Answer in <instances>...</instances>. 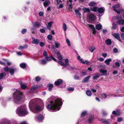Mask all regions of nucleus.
Listing matches in <instances>:
<instances>
[{"mask_svg":"<svg viewBox=\"0 0 124 124\" xmlns=\"http://www.w3.org/2000/svg\"><path fill=\"white\" fill-rule=\"evenodd\" d=\"M50 102V104L47 106V108L48 110H52L54 111L59 110L60 109L59 107L62 104V100L59 98L56 99L54 102L53 101H51Z\"/></svg>","mask_w":124,"mask_h":124,"instance_id":"obj_1","label":"nucleus"},{"mask_svg":"<svg viewBox=\"0 0 124 124\" xmlns=\"http://www.w3.org/2000/svg\"><path fill=\"white\" fill-rule=\"evenodd\" d=\"M15 103H18L22 99L24 98L23 93L22 92L17 91L13 93Z\"/></svg>","mask_w":124,"mask_h":124,"instance_id":"obj_2","label":"nucleus"},{"mask_svg":"<svg viewBox=\"0 0 124 124\" xmlns=\"http://www.w3.org/2000/svg\"><path fill=\"white\" fill-rule=\"evenodd\" d=\"M16 113L19 115L26 116L28 113L26 106L23 105L20 106L17 109Z\"/></svg>","mask_w":124,"mask_h":124,"instance_id":"obj_3","label":"nucleus"},{"mask_svg":"<svg viewBox=\"0 0 124 124\" xmlns=\"http://www.w3.org/2000/svg\"><path fill=\"white\" fill-rule=\"evenodd\" d=\"M35 104V101H34L32 100L30 101L29 105L30 104V106L31 107L35 106V109L37 111H40L41 110V107L39 106L36 105Z\"/></svg>","mask_w":124,"mask_h":124,"instance_id":"obj_4","label":"nucleus"},{"mask_svg":"<svg viewBox=\"0 0 124 124\" xmlns=\"http://www.w3.org/2000/svg\"><path fill=\"white\" fill-rule=\"evenodd\" d=\"M63 82V80L61 79H58L54 83V85L56 86H58L61 85Z\"/></svg>","mask_w":124,"mask_h":124,"instance_id":"obj_5","label":"nucleus"},{"mask_svg":"<svg viewBox=\"0 0 124 124\" xmlns=\"http://www.w3.org/2000/svg\"><path fill=\"white\" fill-rule=\"evenodd\" d=\"M21 88L23 89H25L27 87V86L23 83L22 81H20L19 82Z\"/></svg>","mask_w":124,"mask_h":124,"instance_id":"obj_6","label":"nucleus"},{"mask_svg":"<svg viewBox=\"0 0 124 124\" xmlns=\"http://www.w3.org/2000/svg\"><path fill=\"white\" fill-rule=\"evenodd\" d=\"M114 37L116 39L122 42L121 40L120 39L119 35L117 33H115L113 35Z\"/></svg>","mask_w":124,"mask_h":124,"instance_id":"obj_7","label":"nucleus"},{"mask_svg":"<svg viewBox=\"0 0 124 124\" xmlns=\"http://www.w3.org/2000/svg\"><path fill=\"white\" fill-rule=\"evenodd\" d=\"M32 24L34 27L36 28H38L40 26V24L38 22H35L32 23Z\"/></svg>","mask_w":124,"mask_h":124,"instance_id":"obj_8","label":"nucleus"},{"mask_svg":"<svg viewBox=\"0 0 124 124\" xmlns=\"http://www.w3.org/2000/svg\"><path fill=\"white\" fill-rule=\"evenodd\" d=\"M32 39H33L32 42V43L33 44H38L39 42V40L38 39H35L34 38H32Z\"/></svg>","mask_w":124,"mask_h":124,"instance_id":"obj_9","label":"nucleus"},{"mask_svg":"<svg viewBox=\"0 0 124 124\" xmlns=\"http://www.w3.org/2000/svg\"><path fill=\"white\" fill-rule=\"evenodd\" d=\"M89 19L92 21H94L95 19V16L93 14H90L89 15Z\"/></svg>","mask_w":124,"mask_h":124,"instance_id":"obj_10","label":"nucleus"},{"mask_svg":"<svg viewBox=\"0 0 124 124\" xmlns=\"http://www.w3.org/2000/svg\"><path fill=\"white\" fill-rule=\"evenodd\" d=\"M50 3L49 0H46L43 2V5L45 7H46L47 6L49 5Z\"/></svg>","mask_w":124,"mask_h":124,"instance_id":"obj_11","label":"nucleus"},{"mask_svg":"<svg viewBox=\"0 0 124 124\" xmlns=\"http://www.w3.org/2000/svg\"><path fill=\"white\" fill-rule=\"evenodd\" d=\"M94 117L93 115H91L90 116L89 118L88 119V121L89 123H91L92 121L94 120Z\"/></svg>","mask_w":124,"mask_h":124,"instance_id":"obj_12","label":"nucleus"},{"mask_svg":"<svg viewBox=\"0 0 124 124\" xmlns=\"http://www.w3.org/2000/svg\"><path fill=\"white\" fill-rule=\"evenodd\" d=\"M91 77V76H89L85 77L83 80V82L84 83H86L88 82L89 80V79Z\"/></svg>","mask_w":124,"mask_h":124,"instance_id":"obj_13","label":"nucleus"},{"mask_svg":"<svg viewBox=\"0 0 124 124\" xmlns=\"http://www.w3.org/2000/svg\"><path fill=\"white\" fill-rule=\"evenodd\" d=\"M15 70L16 69H15L10 68H9V71L10 74L11 75H12L14 74V72Z\"/></svg>","mask_w":124,"mask_h":124,"instance_id":"obj_14","label":"nucleus"},{"mask_svg":"<svg viewBox=\"0 0 124 124\" xmlns=\"http://www.w3.org/2000/svg\"><path fill=\"white\" fill-rule=\"evenodd\" d=\"M83 10H84V13L89 12L90 11V10L89 8H87L85 7L83 8Z\"/></svg>","mask_w":124,"mask_h":124,"instance_id":"obj_15","label":"nucleus"},{"mask_svg":"<svg viewBox=\"0 0 124 124\" xmlns=\"http://www.w3.org/2000/svg\"><path fill=\"white\" fill-rule=\"evenodd\" d=\"M97 11L99 13L101 14L104 12V10L103 8L100 7L98 9Z\"/></svg>","mask_w":124,"mask_h":124,"instance_id":"obj_16","label":"nucleus"},{"mask_svg":"<svg viewBox=\"0 0 124 124\" xmlns=\"http://www.w3.org/2000/svg\"><path fill=\"white\" fill-rule=\"evenodd\" d=\"M47 86L49 87V88L48 89L49 91H51L53 88V85L52 84H48Z\"/></svg>","mask_w":124,"mask_h":124,"instance_id":"obj_17","label":"nucleus"},{"mask_svg":"<svg viewBox=\"0 0 124 124\" xmlns=\"http://www.w3.org/2000/svg\"><path fill=\"white\" fill-rule=\"evenodd\" d=\"M101 121L104 123V124H110L109 122L105 119H101Z\"/></svg>","mask_w":124,"mask_h":124,"instance_id":"obj_18","label":"nucleus"},{"mask_svg":"<svg viewBox=\"0 0 124 124\" xmlns=\"http://www.w3.org/2000/svg\"><path fill=\"white\" fill-rule=\"evenodd\" d=\"M90 9L93 12H96L97 11L98 7L97 6H95L93 8L91 7Z\"/></svg>","mask_w":124,"mask_h":124,"instance_id":"obj_19","label":"nucleus"},{"mask_svg":"<svg viewBox=\"0 0 124 124\" xmlns=\"http://www.w3.org/2000/svg\"><path fill=\"white\" fill-rule=\"evenodd\" d=\"M96 28L98 30H100L102 29V26L100 24H97L96 26Z\"/></svg>","mask_w":124,"mask_h":124,"instance_id":"obj_20","label":"nucleus"},{"mask_svg":"<svg viewBox=\"0 0 124 124\" xmlns=\"http://www.w3.org/2000/svg\"><path fill=\"white\" fill-rule=\"evenodd\" d=\"M117 25L114 22L112 23V27L111 29H112L115 30L116 29L117 27Z\"/></svg>","mask_w":124,"mask_h":124,"instance_id":"obj_21","label":"nucleus"},{"mask_svg":"<svg viewBox=\"0 0 124 124\" xmlns=\"http://www.w3.org/2000/svg\"><path fill=\"white\" fill-rule=\"evenodd\" d=\"M111 61V59L110 58H109L106 60L104 62L105 63H106L107 65H108L110 64V62Z\"/></svg>","mask_w":124,"mask_h":124,"instance_id":"obj_22","label":"nucleus"},{"mask_svg":"<svg viewBox=\"0 0 124 124\" xmlns=\"http://www.w3.org/2000/svg\"><path fill=\"white\" fill-rule=\"evenodd\" d=\"M117 23L119 25H122L124 24V20H120L117 22Z\"/></svg>","mask_w":124,"mask_h":124,"instance_id":"obj_23","label":"nucleus"},{"mask_svg":"<svg viewBox=\"0 0 124 124\" xmlns=\"http://www.w3.org/2000/svg\"><path fill=\"white\" fill-rule=\"evenodd\" d=\"M87 114V112L86 111H84L82 112L81 115V117H82L85 116Z\"/></svg>","mask_w":124,"mask_h":124,"instance_id":"obj_24","label":"nucleus"},{"mask_svg":"<svg viewBox=\"0 0 124 124\" xmlns=\"http://www.w3.org/2000/svg\"><path fill=\"white\" fill-rule=\"evenodd\" d=\"M57 55L58 59L60 60H62V57L59 52H58L57 54Z\"/></svg>","mask_w":124,"mask_h":124,"instance_id":"obj_25","label":"nucleus"},{"mask_svg":"<svg viewBox=\"0 0 124 124\" xmlns=\"http://www.w3.org/2000/svg\"><path fill=\"white\" fill-rule=\"evenodd\" d=\"M111 41L110 39H108L106 41V43L107 45H110L111 44Z\"/></svg>","mask_w":124,"mask_h":124,"instance_id":"obj_26","label":"nucleus"},{"mask_svg":"<svg viewBox=\"0 0 124 124\" xmlns=\"http://www.w3.org/2000/svg\"><path fill=\"white\" fill-rule=\"evenodd\" d=\"M57 62L62 66L66 67V64H65L63 62H62L58 60Z\"/></svg>","mask_w":124,"mask_h":124,"instance_id":"obj_27","label":"nucleus"},{"mask_svg":"<svg viewBox=\"0 0 124 124\" xmlns=\"http://www.w3.org/2000/svg\"><path fill=\"white\" fill-rule=\"evenodd\" d=\"M43 116L41 115H40L38 116V119L39 120H42L43 118Z\"/></svg>","mask_w":124,"mask_h":124,"instance_id":"obj_28","label":"nucleus"},{"mask_svg":"<svg viewBox=\"0 0 124 124\" xmlns=\"http://www.w3.org/2000/svg\"><path fill=\"white\" fill-rule=\"evenodd\" d=\"M96 3L93 1H92L90 2L89 5L90 6H93L96 5Z\"/></svg>","mask_w":124,"mask_h":124,"instance_id":"obj_29","label":"nucleus"},{"mask_svg":"<svg viewBox=\"0 0 124 124\" xmlns=\"http://www.w3.org/2000/svg\"><path fill=\"white\" fill-rule=\"evenodd\" d=\"M120 7V5L119 4H116L112 6V8L113 9H116V8H119Z\"/></svg>","mask_w":124,"mask_h":124,"instance_id":"obj_30","label":"nucleus"},{"mask_svg":"<svg viewBox=\"0 0 124 124\" xmlns=\"http://www.w3.org/2000/svg\"><path fill=\"white\" fill-rule=\"evenodd\" d=\"M87 95L89 96H91L92 95V92L91 91L89 90H87L86 91Z\"/></svg>","mask_w":124,"mask_h":124,"instance_id":"obj_31","label":"nucleus"},{"mask_svg":"<svg viewBox=\"0 0 124 124\" xmlns=\"http://www.w3.org/2000/svg\"><path fill=\"white\" fill-rule=\"evenodd\" d=\"M99 71L101 72L102 73L104 74H105V73H106L107 72V71L106 70L100 69L99 70Z\"/></svg>","mask_w":124,"mask_h":124,"instance_id":"obj_32","label":"nucleus"},{"mask_svg":"<svg viewBox=\"0 0 124 124\" xmlns=\"http://www.w3.org/2000/svg\"><path fill=\"white\" fill-rule=\"evenodd\" d=\"M20 67L22 68H24L26 67V65L24 63H22L20 64Z\"/></svg>","mask_w":124,"mask_h":124,"instance_id":"obj_33","label":"nucleus"},{"mask_svg":"<svg viewBox=\"0 0 124 124\" xmlns=\"http://www.w3.org/2000/svg\"><path fill=\"white\" fill-rule=\"evenodd\" d=\"M6 76V75L5 74H4L3 73H1L0 74V80L1 79H3V77L5 76V77Z\"/></svg>","mask_w":124,"mask_h":124,"instance_id":"obj_34","label":"nucleus"},{"mask_svg":"<svg viewBox=\"0 0 124 124\" xmlns=\"http://www.w3.org/2000/svg\"><path fill=\"white\" fill-rule=\"evenodd\" d=\"M45 58L46 61H51V58L47 56L45 57Z\"/></svg>","mask_w":124,"mask_h":124,"instance_id":"obj_35","label":"nucleus"},{"mask_svg":"<svg viewBox=\"0 0 124 124\" xmlns=\"http://www.w3.org/2000/svg\"><path fill=\"white\" fill-rule=\"evenodd\" d=\"M100 76V75L99 74H97L96 75L94 76L93 77V79H96L97 78H99V77Z\"/></svg>","mask_w":124,"mask_h":124,"instance_id":"obj_36","label":"nucleus"},{"mask_svg":"<svg viewBox=\"0 0 124 124\" xmlns=\"http://www.w3.org/2000/svg\"><path fill=\"white\" fill-rule=\"evenodd\" d=\"M81 76L83 77L86 75V72H80Z\"/></svg>","mask_w":124,"mask_h":124,"instance_id":"obj_37","label":"nucleus"},{"mask_svg":"<svg viewBox=\"0 0 124 124\" xmlns=\"http://www.w3.org/2000/svg\"><path fill=\"white\" fill-rule=\"evenodd\" d=\"M95 49V48L94 46L91 47H90L89 49V50L91 52H93L94 50Z\"/></svg>","mask_w":124,"mask_h":124,"instance_id":"obj_38","label":"nucleus"},{"mask_svg":"<svg viewBox=\"0 0 124 124\" xmlns=\"http://www.w3.org/2000/svg\"><path fill=\"white\" fill-rule=\"evenodd\" d=\"M9 69L8 66H6L3 68V70L5 71H9Z\"/></svg>","mask_w":124,"mask_h":124,"instance_id":"obj_39","label":"nucleus"},{"mask_svg":"<svg viewBox=\"0 0 124 124\" xmlns=\"http://www.w3.org/2000/svg\"><path fill=\"white\" fill-rule=\"evenodd\" d=\"M27 31V30L26 29H22L21 31V32L23 34H25Z\"/></svg>","mask_w":124,"mask_h":124,"instance_id":"obj_40","label":"nucleus"},{"mask_svg":"<svg viewBox=\"0 0 124 124\" xmlns=\"http://www.w3.org/2000/svg\"><path fill=\"white\" fill-rule=\"evenodd\" d=\"M54 44L55 45V47L56 48H58L60 46V44L59 43H58L55 42L54 43Z\"/></svg>","mask_w":124,"mask_h":124,"instance_id":"obj_41","label":"nucleus"},{"mask_svg":"<svg viewBox=\"0 0 124 124\" xmlns=\"http://www.w3.org/2000/svg\"><path fill=\"white\" fill-rule=\"evenodd\" d=\"M41 61L42 64L45 65L46 63V61L44 59L41 60Z\"/></svg>","mask_w":124,"mask_h":124,"instance_id":"obj_42","label":"nucleus"},{"mask_svg":"<svg viewBox=\"0 0 124 124\" xmlns=\"http://www.w3.org/2000/svg\"><path fill=\"white\" fill-rule=\"evenodd\" d=\"M63 30L64 31H66L67 29L66 25V24L65 23H63Z\"/></svg>","mask_w":124,"mask_h":124,"instance_id":"obj_43","label":"nucleus"},{"mask_svg":"<svg viewBox=\"0 0 124 124\" xmlns=\"http://www.w3.org/2000/svg\"><path fill=\"white\" fill-rule=\"evenodd\" d=\"M74 79L75 80H79L80 78L79 76L75 75L74 77Z\"/></svg>","mask_w":124,"mask_h":124,"instance_id":"obj_44","label":"nucleus"},{"mask_svg":"<svg viewBox=\"0 0 124 124\" xmlns=\"http://www.w3.org/2000/svg\"><path fill=\"white\" fill-rule=\"evenodd\" d=\"M41 78L39 76H37L36 77L35 80L37 82H38L40 81Z\"/></svg>","mask_w":124,"mask_h":124,"instance_id":"obj_45","label":"nucleus"},{"mask_svg":"<svg viewBox=\"0 0 124 124\" xmlns=\"http://www.w3.org/2000/svg\"><path fill=\"white\" fill-rule=\"evenodd\" d=\"M39 31L41 33H44L46 32V31L45 29H41Z\"/></svg>","mask_w":124,"mask_h":124,"instance_id":"obj_46","label":"nucleus"},{"mask_svg":"<svg viewBox=\"0 0 124 124\" xmlns=\"http://www.w3.org/2000/svg\"><path fill=\"white\" fill-rule=\"evenodd\" d=\"M48 39L49 40H51L52 39V36L51 35H49L47 37Z\"/></svg>","mask_w":124,"mask_h":124,"instance_id":"obj_47","label":"nucleus"},{"mask_svg":"<svg viewBox=\"0 0 124 124\" xmlns=\"http://www.w3.org/2000/svg\"><path fill=\"white\" fill-rule=\"evenodd\" d=\"M66 42L68 46H70V41L69 39H67L66 40Z\"/></svg>","mask_w":124,"mask_h":124,"instance_id":"obj_48","label":"nucleus"},{"mask_svg":"<svg viewBox=\"0 0 124 124\" xmlns=\"http://www.w3.org/2000/svg\"><path fill=\"white\" fill-rule=\"evenodd\" d=\"M102 116H106L107 115V113L106 112L104 111H103L102 112Z\"/></svg>","mask_w":124,"mask_h":124,"instance_id":"obj_49","label":"nucleus"},{"mask_svg":"<svg viewBox=\"0 0 124 124\" xmlns=\"http://www.w3.org/2000/svg\"><path fill=\"white\" fill-rule=\"evenodd\" d=\"M43 56H45V57H46V56H47V53L46 52L45 50L44 51L43 53Z\"/></svg>","mask_w":124,"mask_h":124,"instance_id":"obj_50","label":"nucleus"},{"mask_svg":"<svg viewBox=\"0 0 124 124\" xmlns=\"http://www.w3.org/2000/svg\"><path fill=\"white\" fill-rule=\"evenodd\" d=\"M123 120L122 117H118L117 119V121L118 122H120Z\"/></svg>","mask_w":124,"mask_h":124,"instance_id":"obj_51","label":"nucleus"},{"mask_svg":"<svg viewBox=\"0 0 124 124\" xmlns=\"http://www.w3.org/2000/svg\"><path fill=\"white\" fill-rule=\"evenodd\" d=\"M89 26L91 28L92 30H93V29L95 28L94 25L93 24H89Z\"/></svg>","mask_w":124,"mask_h":124,"instance_id":"obj_52","label":"nucleus"},{"mask_svg":"<svg viewBox=\"0 0 124 124\" xmlns=\"http://www.w3.org/2000/svg\"><path fill=\"white\" fill-rule=\"evenodd\" d=\"M50 57L51 58H51L55 62H57V61L56 59L53 57V55H51L50 56Z\"/></svg>","mask_w":124,"mask_h":124,"instance_id":"obj_53","label":"nucleus"},{"mask_svg":"<svg viewBox=\"0 0 124 124\" xmlns=\"http://www.w3.org/2000/svg\"><path fill=\"white\" fill-rule=\"evenodd\" d=\"M45 43L43 42H41L39 43V45L41 47H43L45 45Z\"/></svg>","mask_w":124,"mask_h":124,"instance_id":"obj_54","label":"nucleus"},{"mask_svg":"<svg viewBox=\"0 0 124 124\" xmlns=\"http://www.w3.org/2000/svg\"><path fill=\"white\" fill-rule=\"evenodd\" d=\"M113 51L115 53H117L118 52V50L116 48H113Z\"/></svg>","mask_w":124,"mask_h":124,"instance_id":"obj_55","label":"nucleus"},{"mask_svg":"<svg viewBox=\"0 0 124 124\" xmlns=\"http://www.w3.org/2000/svg\"><path fill=\"white\" fill-rule=\"evenodd\" d=\"M115 65L117 67H120V65L119 63L118 62H116L115 63Z\"/></svg>","mask_w":124,"mask_h":124,"instance_id":"obj_56","label":"nucleus"},{"mask_svg":"<svg viewBox=\"0 0 124 124\" xmlns=\"http://www.w3.org/2000/svg\"><path fill=\"white\" fill-rule=\"evenodd\" d=\"M118 14H120V12L118 10L116 9H113Z\"/></svg>","mask_w":124,"mask_h":124,"instance_id":"obj_57","label":"nucleus"},{"mask_svg":"<svg viewBox=\"0 0 124 124\" xmlns=\"http://www.w3.org/2000/svg\"><path fill=\"white\" fill-rule=\"evenodd\" d=\"M93 30L92 33L94 35L96 34V30L95 28L93 29V30Z\"/></svg>","mask_w":124,"mask_h":124,"instance_id":"obj_58","label":"nucleus"},{"mask_svg":"<svg viewBox=\"0 0 124 124\" xmlns=\"http://www.w3.org/2000/svg\"><path fill=\"white\" fill-rule=\"evenodd\" d=\"M38 88V87L36 86H34L32 87V90H35L37 89Z\"/></svg>","mask_w":124,"mask_h":124,"instance_id":"obj_59","label":"nucleus"},{"mask_svg":"<svg viewBox=\"0 0 124 124\" xmlns=\"http://www.w3.org/2000/svg\"><path fill=\"white\" fill-rule=\"evenodd\" d=\"M68 90L69 91H73L74 90V89L73 87H69L68 88Z\"/></svg>","mask_w":124,"mask_h":124,"instance_id":"obj_60","label":"nucleus"},{"mask_svg":"<svg viewBox=\"0 0 124 124\" xmlns=\"http://www.w3.org/2000/svg\"><path fill=\"white\" fill-rule=\"evenodd\" d=\"M116 112L117 115V116L120 115V112L119 110L117 109L116 110Z\"/></svg>","mask_w":124,"mask_h":124,"instance_id":"obj_61","label":"nucleus"},{"mask_svg":"<svg viewBox=\"0 0 124 124\" xmlns=\"http://www.w3.org/2000/svg\"><path fill=\"white\" fill-rule=\"evenodd\" d=\"M101 96L102 98H105L107 97V95L106 94L104 93H103L101 94Z\"/></svg>","mask_w":124,"mask_h":124,"instance_id":"obj_62","label":"nucleus"},{"mask_svg":"<svg viewBox=\"0 0 124 124\" xmlns=\"http://www.w3.org/2000/svg\"><path fill=\"white\" fill-rule=\"evenodd\" d=\"M39 15L40 16H43L44 13L41 11H40L39 13Z\"/></svg>","mask_w":124,"mask_h":124,"instance_id":"obj_63","label":"nucleus"},{"mask_svg":"<svg viewBox=\"0 0 124 124\" xmlns=\"http://www.w3.org/2000/svg\"><path fill=\"white\" fill-rule=\"evenodd\" d=\"M121 37L122 39L123 40H124V33H122L121 35Z\"/></svg>","mask_w":124,"mask_h":124,"instance_id":"obj_64","label":"nucleus"}]
</instances>
